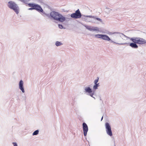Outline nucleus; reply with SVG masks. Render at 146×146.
Returning a JSON list of instances; mask_svg holds the SVG:
<instances>
[{
  "label": "nucleus",
  "mask_w": 146,
  "mask_h": 146,
  "mask_svg": "<svg viewBox=\"0 0 146 146\" xmlns=\"http://www.w3.org/2000/svg\"><path fill=\"white\" fill-rule=\"evenodd\" d=\"M50 15V16L54 19L61 22H64L66 19L61 14L54 11L51 12Z\"/></svg>",
  "instance_id": "obj_1"
},
{
  "label": "nucleus",
  "mask_w": 146,
  "mask_h": 146,
  "mask_svg": "<svg viewBox=\"0 0 146 146\" xmlns=\"http://www.w3.org/2000/svg\"><path fill=\"white\" fill-rule=\"evenodd\" d=\"M28 5L29 7H32L29 9V10L35 9L39 12H42L43 11V9L39 5L33 3H30L28 4Z\"/></svg>",
  "instance_id": "obj_2"
},
{
  "label": "nucleus",
  "mask_w": 146,
  "mask_h": 146,
  "mask_svg": "<svg viewBox=\"0 0 146 146\" xmlns=\"http://www.w3.org/2000/svg\"><path fill=\"white\" fill-rule=\"evenodd\" d=\"M130 40L133 42L137 44H143L146 43V40L145 39L139 37L131 38Z\"/></svg>",
  "instance_id": "obj_3"
},
{
  "label": "nucleus",
  "mask_w": 146,
  "mask_h": 146,
  "mask_svg": "<svg viewBox=\"0 0 146 146\" xmlns=\"http://www.w3.org/2000/svg\"><path fill=\"white\" fill-rule=\"evenodd\" d=\"M8 6L10 9L13 10L17 14L19 13V8L14 2L12 1L9 2L8 4Z\"/></svg>",
  "instance_id": "obj_4"
},
{
  "label": "nucleus",
  "mask_w": 146,
  "mask_h": 146,
  "mask_svg": "<svg viewBox=\"0 0 146 146\" xmlns=\"http://www.w3.org/2000/svg\"><path fill=\"white\" fill-rule=\"evenodd\" d=\"M105 126L107 134L110 136H111L112 135V133L110 124L106 122L105 123Z\"/></svg>",
  "instance_id": "obj_5"
},
{
  "label": "nucleus",
  "mask_w": 146,
  "mask_h": 146,
  "mask_svg": "<svg viewBox=\"0 0 146 146\" xmlns=\"http://www.w3.org/2000/svg\"><path fill=\"white\" fill-rule=\"evenodd\" d=\"M71 17L74 19H78L81 17L82 15L79 9L76 10L75 13L71 14Z\"/></svg>",
  "instance_id": "obj_6"
},
{
  "label": "nucleus",
  "mask_w": 146,
  "mask_h": 146,
  "mask_svg": "<svg viewBox=\"0 0 146 146\" xmlns=\"http://www.w3.org/2000/svg\"><path fill=\"white\" fill-rule=\"evenodd\" d=\"M83 127L84 135V136H86L88 131V127L87 124L85 123H83Z\"/></svg>",
  "instance_id": "obj_7"
},
{
  "label": "nucleus",
  "mask_w": 146,
  "mask_h": 146,
  "mask_svg": "<svg viewBox=\"0 0 146 146\" xmlns=\"http://www.w3.org/2000/svg\"><path fill=\"white\" fill-rule=\"evenodd\" d=\"M85 90L86 92L90 94V95L91 97H93V96L94 95V92H93L91 89L90 88V87L86 88H85Z\"/></svg>",
  "instance_id": "obj_8"
},
{
  "label": "nucleus",
  "mask_w": 146,
  "mask_h": 146,
  "mask_svg": "<svg viewBox=\"0 0 146 146\" xmlns=\"http://www.w3.org/2000/svg\"><path fill=\"white\" fill-rule=\"evenodd\" d=\"M23 82L22 80H21L19 82V88L22 91L23 93L25 92L23 87Z\"/></svg>",
  "instance_id": "obj_9"
},
{
  "label": "nucleus",
  "mask_w": 146,
  "mask_h": 146,
  "mask_svg": "<svg viewBox=\"0 0 146 146\" xmlns=\"http://www.w3.org/2000/svg\"><path fill=\"white\" fill-rule=\"evenodd\" d=\"M99 80V78H97V79L95 80L94 81L95 85L93 86V88L95 89H96L98 88V87L99 86V83L97 84Z\"/></svg>",
  "instance_id": "obj_10"
},
{
  "label": "nucleus",
  "mask_w": 146,
  "mask_h": 146,
  "mask_svg": "<svg viewBox=\"0 0 146 146\" xmlns=\"http://www.w3.org/2000/svg\"><path fill=\"white\" fill-rule=\"evenodd\" d=\"M87 29L90 31H98V29L97 27H92L88 26L87 27Z\"/></svg>",
  "instance_id": "obj_11"
},
{
  "label": "nucleus",
  "mask_w": 146,
  "mask_h": 146,
  "mask_svg": "<svg viewBox=\"0 0 146 146\" xmlns=\"http://www.w3.org/2000/svg\"><path fill=\"white\" fill-rule=\"evenodd\" d=\"M129 46L131 47L134 48H137L138 47V46L137 45L136 43L134 42L131 43Z\"/></svg>",
  "instance_id": "obj_12"
},
{
  "label": "nucleus",
  "mask_w": 146,
  "mask_h": 146,
  "mask_svg": "<svg viewBox=\"0 0 146 146\" xmlns=\"http://www.w3.org/2000/svg\"><path fill=\"white\" fill-rule=\"evenodd\" d=\"M102 38L105 40H106L108 41L110 40V38L106 35H102Z\"/></svg>",
  "instance_id": "obj_13"
},
{
  "label": "nucleus",
  "mask_w": 146,
  "mask_h": 146,
  "mask_svg": "<svg viewBox=\"0 0 146 146\" xmlns=\"http://www.w3.org/2000/svg\"><path fill=\"white\" fill-rule=\"evenodd\" d=\"M102 35L97 34L95 35V36L98 38H102Z\"/></svg>",
  "instance_id": "obj_14"
},
{
  "label": "nucleus",
  "mask_w": 146,
  "mask_h": 146,
  "mask_svg": "<svg viewBox=\"0 0 146 146\" xmlns=\"http://www.w3.org/2000/svg\"><path fill=\"white\" fill-rule=\"evenodd\" d=\"M55 44L57 46H58L61 45L62 44L60 42L57 41L56 42Z\"/></svg>",
  "instance_id": "obj_15"
},
{
  "label": "nucleus",
  "mask_w": 146,
  "mask_h": 146,
  "mask_svg": "<svg viewBox=\"0 0 146 146\" xmlns=\"http://www.w3.org/2000/svg\"><path fill=\"white\" fill-rule=\"evenodd\" d=\"M38 132H39L38 130H36L33 133V135H37L38 134Z\"/></svg>",
  "instance_id": "obj_16"
},
{
  "label": "nucleus",
  "mask_w": 146,
  "mask_h": 146,
  "mask_svg": "<svg viewBox=\"0 0 146 146\" xmlns=\"http://www.w3.org/2000/svg\"><path fill=\"white\" fill-rule=\"evenodd\" d=\"M93 18H94V19H96L97 20H98L100 22H102V20L99 18H97V17H95L94 16L92 17Z\"/></svg>",
  "instance_id": "obj_17"
},
{
  "label": "nucleus",
  "mask_w": 146,
  "mask_h": 146,
  "mask_svg": "<svg viewBox=\"0 0 146 146\" xmlns=\"http://www.w3.org/2000/svg\"><path fill=\"white\" fill-rule=\"evenodd\" d=\"M19 0L22 2H23L24 3H25V2H28V1H30V0Z\"/></svg>",
  "instance_id": "obj_18"
},
{
  "label": "nucleus",
  "mask_w": 146,
  "mask_h": 146,
  "mask_svg": "<svg viewBox=\"0 0 146 146\" xmlns=\"http://www.w3.org/2000/svg\"><path fill=\"white\" fill-rule=\"evenodd\" d=\"M58 27L60 29H62L63 28V26L62 25H59Z\"/></svg>",
  "instance_id": "obj_19"
},
{
  "label": "nucleus",
  "mask_w": 146,
  "mask_h": 146,
  "mask_svg": "<svg viewBox=\"0 0 146 146\" xmlns=\"http://www.w3.org/2000/svg\"><path fill=\"white\" fill-rule=\"evenodd\" d=\"M13 144L14 146H17V145L16 143H13Z\"/></svg>",
  "instance_id": "obj_20"
},
{
  "label": "nucleus",
  "mask_w": 146,
  "mask_h": 146,
  "mask_svg": "<svg viewBox=\"0 0 146 146\" xmlns=\"http://www.w3.org/2000/svg\"><path fill=\"white\" fill-rule=\"evenodd\" d=\"M103 118V117H102V119Z\"/></svg>",
  "instance_id": "obj_21"
}]
</instances>
